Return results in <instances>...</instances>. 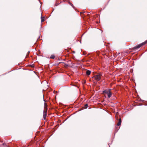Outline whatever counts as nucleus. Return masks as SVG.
<instances>
[{"instance_id": "obj_1", "label": "nucleus", "mask_w": 147, "mask_h": 147, "mask_svg": "<svg viewBox=\"0 0 147 147\" xmlns=\"http://www.w3.org/2000/svg\"><path fill=\"white\" fill-rule=\"evenodd\" d=\"M47 104L45 102L43 115V118L44 120H45L46 119L47 115Z\"/></svg>"}, {"instance_id": "obj_2", "label": "nucleus", "mask_w": 147, "mask_h": 147, "mask_svg": "<svg viewBox=\"0 0 147 147\" xmlns=\"http://www.w3.org/2000/svg\"><path fill=\"white\" fill-rule=\"evenodd\" d=\"M111 89H106L103 91V93L105 94H107L109 98H110L112 95V93L111 91Z\"/></svg>"}, {"instance_id": "obj_3", "label": "nucleus", "mask_w": 147, "mask_h": 147, "mask_svg": "<svg viewBox=\"0 0 147 147\" xmlns=\"http://www.w3.org/2000/svg\"><path fill=\"white\" fill-rule=\"evenodd\" d=\"M102 74L101 73H98L93 77V78L97 81H99L101 78Z\"/></svg>"}, {"instance_id": "obj_4", "label": "nucleus", "mask_w": 147, "mask_h": 147, "mask_svg": "<svg viewBox=\"0 0 147 147\" xmlns=\"http://www.w3.org/2000/svg\"><path fill=\"white\" fill-rule=\"evenodd\" d=\"M147 43V40H146L145 42L142 43H141L138 45L137 46H136L134 47L133 48V49L135 50L136 49H138L140 47H141L142 46L144 45H145V44H146Z\"/></svg>"}, {"instance_id": "obj_5", "label": "nucleus", "mask_w": 147, "mask_h": 147, "mask_svg": "<svg viewBox=\"0 0 147 147\" xmlns=\"http://www.w3.org/2000/svg\"><path fill=\"white\" fill-rule=\"evenodd\" d=\"M121 118L119 119V121L117 124V126H119L121 125Z\"/></svg>"}, {"instance_id": "obj_6", "label": "nucleus", "mask_w": 147, "mask_h": 147, "mask_svg": "<svg viewBox=\"0 0 147 147\" xmlns=\"http://www.w3.org/2000/svg\"><path fill=\"white\" fill-rule=\"evenodd\" d=\"M90 73L91 71L89 70L87 71L86 72V74L88 76L90 74Z\"/></svg>"}, {"instance_id": "obj_7", "label": "nucleus", "mask_w": 147, "mask_h": 147, "mask_svg": "<svg viewBox=\"0 0 147 147\" xmlns=\"http://www.w3.org/2000/svg\"><path fill=\"white\" fill-rule=\"evenodd\" d=\"M41 22H43L45 20V18L44 17H43L42 16L41 17Z\"/></svg>"}, {"instance_id": "obj_8", "label": "nucleus", "mask_w": 147, "mask_h": 147, "mask_svg": "<svg viewBox=\"0 0 147 147\" xmlns=\"http://www.w3.org/2000/svg\"><path fill=\"white\" fill-rule=\"evenodd\" d=\"M88 107V105L87 104H86L84 107V109H86Z\"/></svg>"}, {"instance_id": "obj_9", "label": "nucleus", "mask_w": 147, "mask_h": 147, "mask_svg": "<svg viewBox=\"0 0 147 147\" xmlns=\"http://www.w3.org/2000/svg\"><path fill=\"white\" fill-rule=\"evenodd\" d=\"M55 57V56L54 55H51V56L50 57V58H51V59H54Z\"/></svg>"}, {"instance_id": "obj_10", "label": "nucleus", "mask_w": 147, "mask_h": 147, "mask_svg": "<svg viewBox=\"0 0 147 147\" xmlns=\"http://www.w3.org/2000/svg\"><path fill=\"white\" fill-rule=\"evenodd\" d=\"M68 66V65H65L66 66Z\"/></svg>"}]
</instances>
